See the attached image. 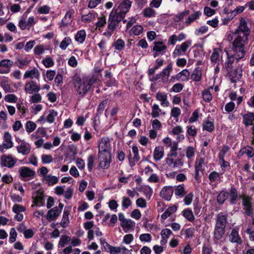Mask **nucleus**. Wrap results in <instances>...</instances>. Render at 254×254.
Masks as SVG:
<instances>
[{"label": "nucleus", "instance_id": "nucleus-35", "mask_svg": "<svg viewBox=\"0 0 254 254\" xmlns=\"http://www.w3.org/2000/svg\"><path fill=\"white\" fill-rule=\"evenodd\" d=\"M201 71L199 68H195L191 75V79L195 81H199L201 79Z\"/></svg>", "mask_w": 254, "mask_h": 254}, {"label": "nucleus", "instance_id": "nucleus-1", "mask_svg": "<svg viewBox=\"0 0 254 254\" xmlns=\"http://www.w3.org/2000/svg\"><path fill=\"white\" fill-rule=\"evenodd\" d=\"M98 158L99 166L103 169L109 168L111 162V147L110 139L102 137L98 145Z\"/></svg>", "mask_w": 254, "mask_h": 254}, {"label": "nucleus", "instance_id": "nucleus-15", "mask_svg": "<svg viewBox=\"0 0 254 254\" xmlns=\"http://www.w3.org/2000/svg\"><path fill=\"white\" fill-rule=\"evenodd\" d=\"M60 214L61 211H58V207L56 206L48 210L46 216L47 219L49 222L53 221L56 219L57 217L59 216Z\"/></svg>", "mask_w": 254, "mask_h": 254}, {"label": "nucleus", "instance_id": "nucleus-39", "mask_svg": "<svg viewBox=\"0 0 254 254\" xmlns=\"http://www.w3.org/2000/svg\"><path fill=\"white\" fill-rule=\"evenodd\" d=\"M204 160L203 158H200L198 160H196L194 165L195 170H198V171H200L202 173H203L204 168L203 167L204 164Z\"/></svg>", "mask_w": 254, "mask_h": 254}, {"label": "nucleus", "instance_id": "nucleus-19", "mask_svg": "<svg viewBox=\"0 0 254 254\" xmlns=\"http://www.w3.org/2000/svg\"><path fill=\"white\" fill-rule=\"evenodd\" d=\"M178 209V206L177 205H173L169 206L165 210L164 212L161 215V217L162 219L165 220L168 217L170 216L172 214L177 211Z\"/></svg>", "mask_w": 254, "mask_h": 254}, {"label": "nucleus", "instance_id": "nucleus-64", "mask_svg": "<svg viewBox=\"0 0 254 254\" xmlns=\"http://www.w3.org/2000/svg\"><path fill=\"white\" fill-rule=\"evenodd\" d=\"M194 229L193 228H187L185 231V238L188 239L190 238H192L194 235Z\"/></svg>", "mask_w": 254, "mask_h": 254}, {"label": "nucleus", "instance_id": "nucleus-6", "mask_svg": "<svg viewBox=\"0 0 254 254\" xmlns=\"http://www.w3.org/2000/svg\"><path fill=\"white\" fill-rule=\"evenodd\" d=\"M239 198L242 200V205L246 215L253 217L254 214V209L252 202V198L248 195H241Z\"/></svg>", "mask_w": 254, "mask_h": 254}, {"label": "nucleus", "instance_id": "nucleus-53", "mask_svg": "<svg viewBox=\"0 0 254 254\" xmlns=\"http://www.w3.org/2000/svg\"><path fill=\"white\" fill-rule=\"evenodd\" d=\"M175 194L177 196H183L186 194L184 186L182 185L178 186L175 188Z\"/></svg>", "mask_w": 254, "mask_h": 254}, {"label": "nucleus", "instance_id": "nucleus-8", "mask_svg": "<svg viewBox=\"0 0 254 254\" xmlns=\"http://www.w3.org/2000/svg\"><path fill=\"white\" fill-rule=\"evenodd\" d=\"M18 173L24 181L30 180L35 175V172L34 170L26 166L20 167Z\"/></svg>", "mask_w": 254, "mask_h": 254}, {"label": "nucleus", "instance_id": "nucleus-36", "mask_svg": "<svg viewBox=\"0 0 254 254\" xmlns=\"http://www.w3.org/2000/svg\"><path fill=\"white\" fill-rule=\"evenodd\" d=\"M192 40L189 39L186 41L183 42L181 45H177V46L180 49L181 52L184 53V55L185 54L188 48L191 46Z\"/></svg>", "mask_w": 254, "mask_h": 254}, {"label": "nucleus", "instance_id": "nucleus-28", "mask_svg": "<svg viewBox=\"0 0 254 254\" xmlns=\"http://www.w3.org/2000/svg\"><path fill=\"white\" fill-rule=\"evenodd\" d=\"M182 215L191 222H193L195 218L192 210L190 208L184 209L182 211Z\"/></svg>", "mask_w": 254, "mask_h": 254}, {"label": "nucleus", "instance_id": "nucleus-62", "mask_svg": "<svg viewBox=\"0 0 254 254\" xmlns=\"http://www.w3.org/2000/svg\"><path fill=\"white\" fill-rule=\"evenodd\" d=\"M4 100L7 102L16 103L17 101V97L15 95L13 94H8L5 96Z\"/></svg>", "mask_w": 254, "mask_h": 254}, {"label": "nucleus", "instance_id": "nucleus-11", "mask_svg": "<svg viewBox=\"0 0 254 254\" xmlns=\"http://www.w3.org/2000/svg\"><path fill=\"white\" fill-rule=\"evenodd\" d=\"M13 63L10 60H2L0 62V73H8L10 71V68Z\"/></svg>", "mask_w": 254, "mask_h": 254}, {"label": "nucleus", "instance_id": "nucleus-45", "mask_svg": "<svg viewBox=\"0 0 254 254\" xmlns=\"http://www.w3.org/2000/svg\"><path fill=\"white\" fill-rule=\"evenodd\" d=\"M143 28L141 25H136L131 28L130 30V34L134 35H139L143 32Z\"/></svg>", "mask_w": 254, "mask_h": 254}, {"label": "nucleus", "instance_id": "nucleus-3", "mask_svg": "<svg viewBox=\"0 0 254 254\" xmlns=\"http://www.w3.org/2000/svg\"><path fill=\"white\" fill-rule=\"evenodd\" d=\"M231 51L234 53L233 54H231L228 52H226L227 56V61L226 62V67L228 68H232V64L236 61V63H238L241 59H244L245 57L246 50H245V46L238 44V47L235 48L234 45V42L232 43Z\"/></svg>", "mask_w": 254, "mask_h": 254}, {"label": "nucleus", "instance_id": "nucleus-48", "mask_svg": "<svg viewBox=\"0 0 254 254\" xmlns=\"http://www.w3.org/2000/svg\"><path fill=\"white\" fill-rule=\"evenodd\" d=\"M203 99L206 102H210L212 99V95L209 89H204L202 92Z\"/></svg>", "mask_w": 254, "mask_h": 254}, {"label": "nucleus", "instance_id": "nucleus-24", "mask_svg": "<svg viewBox=\"0 0 254 254\" xmlns=\"http://www.w3.org/2000/svg\"><path fill=\"white\" fill-rule=\"evenodd\" d=\"M225 227L215 226L214 237L217 240H220L225 233Z\"/></svg>", "mask_w": 254, "mask_h": 254}, {"label": "nucleus", "instance_id": "nucleus-21", "mask_svg": "<svg viewBox=\"0 0 254 254\" xmlns=\"http://www.w3.org/2000/svg\"><path fill=\"white\" fill-rule=\"evenodd\" d=\"M17 150L19 153H21L25 155L29 153L31 148L29 145H27L26 143L23 141L20 145L17 147Z\"/></svg>", "mask_w": 254, "mask_h": 254}, {"label": "nucleus", "instance_id": "nucleus-50", "mask_svg": "<svg viewBox=\"0 0 254 254\" xmlns=\"http://www.w3.org/2000/svg\"><path fill=\"white\" fill-rule=\"evenodd\" d=\"M37 125L34 122L29 121L26 124V130L27 132L30 133L35 129Z\"/></svg>", "mask_w": 254, "mask_h": 254}, {"label": "nucleus", "instance_id": "nucleus-5", "mask_svg": "<svg viewBox=\"0 0 254 254\" xmlns=\"http://www.w3.org/2000/svg\"><path fill=\"white\" fill-rule=\"evenodd\" d=\"M124 18L120 17V15L118 14L117 11L114 8L109 15L107 30L104 32L103 35L108 37H111L116 30V27L119 26L120 22Z\"/></svg>", "mask_w": 254, "mask_h": 254}, {"label": "nucleus", "instance_id": "nucleus-9", "mask_svg": "<svg viewBox=\"0 0 254 254\" xmlns=\"http://www.w3.org/2000/svg\"><path fill=\"white\" fill-rule=\"evenodd\" d=\"M17 160L16 158H13L11 155L3 154L0 157V165L2 167L11 168L15 165Z\"/></svg>", "mask_w": 254, "mask_h": 254}, {"label": "nucleus", "instance_id": "nucleus-57", "mask_svg": "<svg viewBox=\"0 0 254 254\" xmlns=\"http://www.w3.org/2000/svg\"><path fill=\"white\" fill-rule=\"evenodd\" d=\"M94 165V157L90 155L87 159V168L89 172H91Z\"/></svg>", "mask_w": 254, "mask_h": 254}, {"label": "nucleus", "instance_id": "nucleus-56", "mask_svg": "<svg viewBox=\"0 0 254 254\" xmlns=\"http://www.w3.org/2000/svg\"><path fill=\"white\" fill-rule=\"evenodd\" d=\"M251 149V150H247L246 147H243L240 150L242 154H246L249 158H252L254 156V149L253 147L249 146Z\"/></svg>", "mask_w": 254, "mask_h": 254}, {"label": "nucleus", "instance_id": "nucleus-17", "mask_svg": "<svg viewBox=\"0 0 254 254\" xmlns=\"http://www.w3.org/2000/svg\"><path fill=\"white\" fill-rule=\"evenodd\" d=\"M230 241L232 243H236L238 244H242L243 243L241 238L239 235L238 231L233 229L229 236Z\"/></svg>", "mask_w": 254, "mask_h": 254}, {"label": "nucleus", "instance_id": "nucleus-2", "mask_svg": "<svg viewBox=\"0 0 254 254\" xmlns=\"http://www.w3.org/2000/svg\"><path fill=\"white\" fill-rule=\"evenodd\" d=\"M73 81L74 87L77 93L81 97H83L96 82L97 78L94 76L90 78L85 77L81 78L79 75L75 74L73 77Z\"/></svg>", "mask_w": 254, "mask_h": 254}, {"label": "nucleus", "instance_id": "nucleus-20", "mask_svg": "<svg viewBox=\"0 0 254 254\" xmlns=\"http://www.w3.org/2000/svg\"><path fill=\"white\" fill-rule=\"evenodd\" d=\"M229 195L230 196V204L232 205L235 204L236 203V200L238 198V194L237 190L234 186L231 187Z\"/></svg>", "mask_w": 254, "mask_h": 254}, {"label": "nucleus", "instance_id": "nucleus-30", "mask_svg": "<svg viewBox=\"0 0 254 254\" xmlns=\"http://www.w3.org/2000/svg\"><path fill=\"white\" fill-rule=\"evenodd\" d=\"M228 192L226 190H222L217 196V201L219 204H223L227 198Z\"/></svg>", "mask_w": 254, "mask_h": 254}, {"label": "nucleus", "instance_id": "nucleus-52", "mask_svg": "<svg viewBox=\"0 0 254 254\" xmlns=\"http://www.w3.org/2000/svg\"><path fill=\"white\" fill-rule=\"evenodd\" d=\"M45 180L48 183L49 186L54 185L58 182V179L56 176L51 175L46 176L45 177Z\"/></svg>", "mask_w": 254, "mask_h": 254}, {"label": "nucleus", "instance_id": "nucleus-63", "mask_svg": "<svg viewBox=\"0 0 254 254\" xmlns=\"http://www.w3.org/2000/svg\"><path fill=\"white\" fill-rule=\"evenodd\" d=\"M136 204L137 207L145 208L147 206V202L144 198L139 197L136 200Z\"/></svg>", "mask_w": 254, "mask_h": 254}, {"label": "nucleus", "instance_id": "nucleus-14", "mask_svg": "<svg viewBox=\"0 0 254 254\" xmlns=\"http://www.w3.org/2000/svg\"><path fill=\"white\" fill-rule=\"evenodd\" d=\"M167 50V46L162 41H157L154 42V47L152 49L153 52H159L161 55H164Z\"/></svg>", "mask_w": 254, "mask_h": 254}, {"label": "nucleus", "instance_id": "nucleus-4", "mask_svg": "<svg viewBox=\"0 0 254 254\" xmlns=\"http://www.w3.org/2000/svg\"><path fill=\"white\" fill-rule=\"evenodd\" d=\"M239 29L243 33V36L238 35L233 41L235 48L238 47V44L246 46L248 43V37L251 30L248 26L247 21L244 18H241L240 20Z\"/></svg>", "mask_w": 254, "mask_h": 254}, {"label": "nucleus", "instance_id": "nucleus-13", "mask_svg": "<svg viewBox=\"0 0 254 254\" xmlns=\"http://www.w3.org/2000/svg\"><path fill=\"white\" fill-rule=\"evenodd\" d=\"M40 90V87L37 85L35 81L31 80L25 84V90L26 92L30 94L33 92H38Z\"/></svg>", "mask_w": 254, "mask_h": 254}, {"label": "nucleus", "instance_id": "nucleus-23", "mask_svg": "<svg viewBox=\"0 0 254 254\" xmlns=\"http://www.w3.org/2000/svg\"><path fill=\"white\" fill-rule=\"evenodd\" d=\"M164 148L163 147L156 146L154 151V159L155 161L160 160L163 156Z\"/></svg>", "mask_w": 254, "mask_h": 254}, {"label": "nucleus", "instance_id": "nucleus-41", "mask_svg": "<svg viewBox=\"0 0 254 254\" xmlns=\"http://www.w3.org/2000/svg\"><path fill=\"white\" fill-rule=\"evenodd\" d=\"M142 13L145 17H153L156 15L155 10L151 7H147L143 9Z\"/></svg>", "mask_w": 254, "mask_h": 254}, {"label": "nucleus", "instance_id": "nucleus-46", "mask_svg": "<svg viewBox=\"0 0 254 254\" xmlns=\"http://www.w3.org/2000/svg\"><path fill=\"white\" fill-rule=\"evenodd\" d=\"M132 204L130 199L127 196H123L122 201V207L123 210L128 208Z\"/></svg>", "mask_w": 254, "mask_h": 254}, {"label": "nucleus", "instance_id": "nucleus-12", "mask_svg": "<svg viewBox=\"0 0 254 254\" xmlns=\"http://www.w3.org/2000/svg\"><path fill=\"white\" fill-rule=\"evenodd\" d=\"M242 69L241 67H237L234 70H231L229 72L230 81L232 83H236L242 77Z\"/></svg>", "mask_w": 254, "mask_h": 254}, {"label": "nucleus", "instance_id": "nucleus-37", "mask_svg": "<svg viewBox=\"0 0 254 254\" xmlns=\"http://www.w3.org/2000/svg\"><path fill=\"white\" fill-rule=\"evenodd\" d=\"M37 195L34 197V202L37 205L41 206L43 205L44 203V194L42 192H41L39 190L37 191Z\"/></svg>", "mask_w": 254, "mask_h": 254}, {"label": "nucleus", "instance_id": "nucleus-43", "mask_svg": "<svg viewBox=\"0 0 254 254\" xmlns=\"http://www.w3.org/2000/svg\"><path fill=\"white\" fill-rule=\"evenodd\" d=\"M58 115V112L55 111L54 109L50 110L49 114L48 115L46 120L49 123H53L55 120L56 117Z\"/></svg>", "mask_w": 254, "mask_h": 254}, {"label": "nucleus", "instance_id": "nucleus-27", "mask_svg": "<svg viewBox=\"0 0 254 254\" xmlns=\"http://www.w3.org/2000/svg\"><path fill=\"white\" fill-rule=\"evenodd\" d=\"M11 139V135L8 132H4V140L6 142V143L3 144V146L5 148L9 149L13 146Z\"/></svg>", "mask_w": 254, "mask_h": 254}, {"label": "nucleus", "instance_id": "nucleus-16", "mask_svg": "<svg viewBox=\"0 0 254 254\" xmlns=\"http://www.w3.org/2000/svg\"><path fill=\"white\" fill-rule=\"evenodd\" d=\"M243 123L246 127L253 125L254 122V113L248 112L242 116Z\"/></svg>", "mask_w": 254, "mask_h": 254}, {"label": "nucleus", "instance_id": "nucleus-22", "mask_svg": "<svg viewBox=\"0 0 254 254\" xmlns=\"http://www.w3.org/2000/svg\"><path fill=\"white\" fill-rule=\"evenodd\" d=\"M202 127L203 130H206L209 132H211L215 128L214 123L213 121L204 120L202 122Z\"/></svg>", "mask_w": 254, "mask_h": 254}, {"label": "nucleus", "instance_id": "nucleus-31", "mask_svg": "<svg viewBox=\"0 0 254 254\" xmlns=\"http://www.w3.org/2000/svg\"><path fill=\"white\" fill-rule=\"evenodd\" d=\"M96 14L97 13L95 11H92L87 14L83 15L81 16V21L85 23H89L95 18Z\"/></svg>", "mask_w": 254, "mask_h": 254}, {"label": "nucleus", "instance_id": "nucleus-59", "mask_svg": "<svg viewBox=\"0 0 254 254\" xmlns=\"http://www.w3.org/2000/svg\"><path fill=\"white\" fill-rule=\"evenodd\" d=\"M25 210V207L20 204H15L12 207V211L15 213L24 212Z\"/></svg>", "mask_w": 254, "mask_h": 254}, {"label": "nucleus", "instance_id": "nucleus-18", "mask_svg": "<svg viewBox=\"0 0 254 254\" xmlns=\"http://www.w3.org/2000/svg\"><path fill=\"white\" fill-rule=\"evenodd\" d=\"M156 99L161 101V105L163 107H168L169 102L167 100V95L165 92H159L156 94Z\"/></svg>", "mask_w": 254, "mask_h": 254}, {"label": "nucleus", "instance_id": "nucleus-29", "mask_svg": "<svg viewBox=\"0 0 254 254\" xmlns=\"http://www.w3.org/2000/svg\"><path fill=\"white\" fill-rule=\"evenodd\" d=\"M86 36V34L84 30L78 31L75 35V40L82 44L85 41Z\"/></svg>", "mask_w": 254, "mask_h": 254}, {"label": "nucleus", "instance_id": "nucleus-54", "mask_svg": "<svg viewBox=\"0 0 254 254\" xmlns=\"http://www.w3.org/2000/svg\"><path fill=\"white\" fill-rule=\"evenodd\" d=\"M42 63L46 67L49 68L54 65V62L50 57H47L43 60Z\"/></svg>", "mask_w": 254, "mask_h": 254}, {"label": "nucleus", "instance_id": "nucleus-34", "mask_svg": "<svg viewBox=\"0 0 254 254\" xmlns=\"http://www.w3.org/2000/svg\"><path fill=\"white\" fill-rule=\"evenodd\" d=\"M201 15V12L200 11H195L192 14H191L186 20V23L187 25L190 24L195 20L199 18Z\"/></svg>", "mask_w": 254, "mask_h": 254}, {"label": "nucleus", "instance_id": "nucleus-61", "mask_svg": "<svg viewBox=\"0 0 254 254\" xmlns=\"http://www.w3.org/2000/svg\"><path fill=\"white\" fill-rule=\"evenodd\" d=\"M41 159L43 164H49L53 161V158L51 155L43 154L41 156Z\"/></svg>", "mask_w": 254, "mask_h": 254}, {"label": "nucleus", "instance_id": "nucleus-7", "mask_svg": "<svg viewBox=\"0 0 254 254\" xmlns=\"http://www.w3.org/2000/svg\"><path fill=\"white\" fill-rule=\"evenodd\" d=\"M131 5V1L129 0H123L120 3L118 7L115 8V10L117 11V13L120 15V17L125 18L126 14L129 11Z\"/></svg>", "mask_w": 254, "mask_h": 254}, {"label": "nucleus", "instance_id": "nucleus-40", "mask_svg": "<svg viewBox=\"0 0 254 254\" xmlns=\"http://www.w3.org/2000/svg\"><path fill=\"white\" fill-rule=\"evenodd\" d=\"M112 46L117 50L122 51L125 47V43L122 39H118L113 43Z\"/></svg>", "mask_w": 254, "mask_h": 254}, {"label": "nucleus", "instance_id": "nucleus-60", "mask_svg": "<svg viewBox=\"0 0 254 254\" xmlns=\"http://www.w3.org/2000/svg\"><path fill=\"white\" fill-rule=\"evenodd\" d=\"M70 241V238L69 236L66 235L62 236L60 240L59 245L64 247Z\"/></svg>", "mask_w": 254, "mask_h": 254}, {"label": "nucleus", "instance_id": "nucleus-32", "mask_svg": "<svg viewBox=\"0 0 254 254\" xmlns=\"http://www.w3.org/2000/svg\"><path fill=\"white\" fill-rule=\"evenodd\" d=\"M227 223V216L225 215H217L215 226L225 227Z\"/></svg>", "mask_w": 254, "mask_h": 254}, {"label": "nucleus", "instance_id": "nucleus-42", "mask_svg": "<svg viewBox=\"0 0 254 254\" xmlns=\"http://www.w3.org/2000/svg\"><path fill=\"white\" fill-rule=\"evenodd\" d=\"M161 112H162V110L159 108L157 104H154L152 106L151 116L153 118H156L159 117Z\"/></svg>", "mask_w": 254, "mask_h": 254}, {"label": "nucleus", "instance_id": "nucleus-26", "mask_svg": "<svg viewBox=\"0 0 254 254\" xmlns=\"http://www.w3.org/2000/svg\"><path fill=\"white\" fill-rule=\"evenodd\" d=\"M34 75L36 78H38L40 76V73L36 68H34L30 70H27L24 74V78H30L32 79Z\"/></svg>", "mask_w": 254, "mask_h": 254}, {"label": "nucleus", "instance_id": "nucleus-33", "mask_svg": "<svg viewBox=\"0 0 254 254\" xmlns=\"http://www.w3.org/2000/svg\"><path fill=\"white\" fill-rule=\"evenodd\" d=\"M30 61L26 59H21L17 58L16 61L15 62V65L17 66L18 68L21 69H24L26 66L29 64Z\"/></svg>", "mask_w": 254, "mask_h": 254}, {"label": "nucleus", "instance_id": "nucleus-10", "mask_svg": "<svg viewBox=\"0 0 254 254\" xmlns=\"http://www.w3.org/2000/svg\"><path fill=\"white\" fill-rule=\"evenodd\" d=\"M174 192V190L172 187L165 186L163 188L160 192V196L165 200L169 201Z\"/></svg>", "mask_w": 254, "mask_h": 254}, {"label": "nucleus", "instance_id": "nucleus-44", "mask_svg": "<svg viewBox=\"0 0 254 254\" xmlns=\"http://www.w3.org/2000/svg\"><path fill=\"white\" fill-rule=\"evenodd\" d=\"M106 23V17L105 15H102L98 18V21L95 23V25L96 28H98L100 29L101 28L104 27Z\"/></svg>", "mask_w": 254, "mask_h": 254}, {"label": "nucleus", "instance_id": "nucleus-38", "mask_svg": "<svg viewBox=\"0 0 254 254\" xmlns=\"http://www.w3.org/2000/svg\"><path fill=\"white\" fill-rule=\"evenodd\" d=\"M173 70V64L172 62H170L167 66L163 69V71L161 72L162 74L163 77L165 79L166 76L167 79L170 75V72Z\"/></svg>", "mask_w": 254, "mask_h": 254}, {"label": "nucleus", "instance_id": "nucleus-47", "mask_svg": "<svg viewBox=\"0 0 254 254\" xmlns=\"http://www.w3.org/2000/svg\"><path fill=\"white\" fill-rule=\"evenodd\" d=\"M135 223L132 221L131 219H127L125 223H121V226L124 229L125 228H127V230L131 229L133 226H134ZM126 232H127V231L124 230Z\"/></svg>", "mask_w": 254, "mask_h": 254}, {"label": "nucleus", "instance_id": "nucleus-25", "mask_svg": "<svg viewBox=\"0 0 254 254\" xmlns=\"http://www.w3.org/2000/svg\"><path fill=\"white\" fill-rule=\"evenodd\" d=\"M70 213V210L65 208L64 211L63 219L60 223L61 226L63 228H66L67 226V224L69 223L68 215Z\"/></svg>", "mask_w": 254, "mask_h": 254}, {"label": "nucleus", "instance_id": "nucleus-58", "mask_svg": "<svg viewBox=\"0 0 254 254\" xmlns=\"http://www.w3.org/2000/svg\"><path fill=\"white\" fill-rule=\"evenodd\" d=\"M219 58V53L217 49H214L213 52L210 57V60L213 63H216Z\"/></svg>", "mask_w": 254, "mask_h": 254}, {"label": "nucleus", "instance_id": "nucleus-55", "mask_svg": "<svg viewBox=\"0 0 254 254\" xmlns=\"http://www.w3.org/2000/svg\"><path fill=\"white\" fill-rule=\"evenodd\" d=\"M178 143V142H174L172 146L171 147L170 153L168 154V156L170 157H177Z\"/></svg>", "mask_w": 254, "mask_h": 254}, {"label": "nucleus", "instance_id": "nucleus-49", "mask_svg": "<svg viewBox=\"0 0 254 254\" xmlns=\"http://www.w3.org/2000/svg\"><path fill=\"white\" fill-rule=\"evenodd\" d=\"M71 43V39L69 37H65L61 42L60 47L63 50H64Z\"/></svg>", "mask_w": 254, "mask_h": 254}, {"label": "nucleus", "instance_id": "nucleus-51", "mask_svg": "<svg viewBox=\"0 0 254 254\" xmlns=\"http://www.w3.org/2000/svg\"><path fill=\"white\" fill-rule=\"evenodd\" d=\"M108 102L107 99H106L103 101H102L99 105L97 109V113L96 116H98L99 115H101L103 114V111L105 109L106 105H107Z\"/></svg>", "mask_w": 254, "mask_h": 254}]
</instances>
